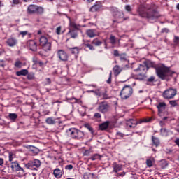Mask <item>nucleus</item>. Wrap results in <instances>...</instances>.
<instances>
[{"label":"nucleus","instance_id":"f257e3e1","mask_svg":"<svg viewBox=\"0 0 179 179\" xmlns=\"http://www.w3.org/2000/svg\"><path fill=\"white\" fill-rule=\"evenodd\" d=\"M136 12L140 17L148 20H156L161 16L155 3H142L137 7Z\"/></svg>","mask_w":179,"mask_h":179},{"label":"nucleus","instance_id":"f03ea898","mask_svg":"<svg viewBox=\"0 0 179 179\" xmlns=\"http://www.w3.org/2000/svg\"><path fill=\"white\" fill-rule=\"evenodd\" d=\"M155 72L157 76H158L161 80H167L170 76L173 78L174 75H176V72L171 71L170 67H167L163 64H157V66H155Z\"/></svg>","mask_w":179,"mask_h":179},{"label":"nucleus","instance_id":"7ed1b4c3","mask_svg":"<svg viewBox=\"0 0 179 179\" xmlns=\"http://www.w3.org/2000/svg\"><path fill=\"white\" fill-rule=\"evenodd\" d=\"M66 134L69 138H71L72 139L80 140L85 138V133L76 128L67 129Z\"/></svg>","mask_w":179,"mask_h":179},{"label":"nucleus","instance_id":"20e7f679","mask_svg":"<svg viewBox=\"0 0 179 179\" xmlns=\"http://www.w3.org/2000/svg\"><path fill=\"white\" fill-rule=\"evenodd\" d=\"M152 120V117H145L140 120L139 121L134 119H129L126 121V127L129 129L136 128V125H138V124H143V122H150Z\"/></svg>","mask_w":179,"mask_h":179},{"label":"nucleus","instance_id":"39448f33","mask_svg":"<svg viewBox=\"0 0 179 179\" xmlns=\"http://www.w3.org/2000/svg\"><path fill=\"white\" fill-rule=\"evenodd\" d=\"M132 93H134L132 87L130 85H125L120 92H118V96H120L122 100H127L132 96Z\"/></svg>","mask_w":179,"mask_h":179},{"label":"nucleus","instance_id":"423d86ee","mask_svg":"<svg viewBox=\"0 0 179 179\" xmlns=\"http://www.w3.org/2000/svg\"><path fill=\"white\" fill-rule=\"evenodd\" d=\"M39 44L43 51H51V41L45 36H42L39 38Z\"/></svg>","mask_w":179,"mask_h":179},{"label":"nucleus","instance_id":"0eeeda50","mask_svg":"<svg viewBox=\"0 0 179 179\" xmlns=\"http://www.w3.org/2000/svg\"><path fill=\"white\" fill-rule=\"evenodd\" d=\"M27 12L29 15H43L44 13V8L37 5L31 4L27 8Z\"/></svg>","mask_w":179,"mask_h":179},{"label":"nucleus","instance_id":"6e6552de","mask_svg":"<svg viewBox=\"0 0 179 179\" xmlns=\"http://www.w3.org/2000/svg\"><path fill=\"white\" fill-rule=\"evenodd\" d=\"M41 166V161L40 159H34L32 161H29L27 164H25L26 169H29V170H34L37 171L40 166Z\"/></svg>","mask_w":179,"mask_h":179},{"label":"nucleus","instance_id":"1a4fd4ad","mask_svg":"<svg viewBox=\"0 0 179 179\" xmlns=\"http://www.w3.org/2000/svg\"><path fill=\"white\" fill-rule=\"evenodd\" d=\"M177 95V90L174 88H169L162 93V97L166 100L174 99Z\"/></svg>","mask_w":179,"mask_h":179},{"label":"nucleus","instance_id":"9d476101","mask_svg":"<svg viewBox=\"0 0 179 179\" xmlns=\"http://www.w3.org/2000/svg\"><path fill=\"white\" fill-rule=\"evenodd\" d=\"M86 35L90 37V38H94V37H99L100 36V32L97 29H90L86 31Z\"/></svg>","mask_w":179,"mask_h":179},{"label":"nucleus","instance_id":"9b49d317","mask_svg":"<svg viewBox=\"0 0 179 179\" xmlns=\"http://www.w3.org/2000/svg\"><path fill=\"white\" fill-rule=\"evenodd\" d=\"M166 107H167V105L164 102H159L157 105V108L158 110V115L159 117L163 116L164 111H166Z\"/></svg>","mask_w":179,"mask_h":179},{"label":"nucleus","instance_id":"f8f14e48","mask_svg":"<svg viewBox=\"0 0 179 179\" xmlns=\"http://www.w3.org/2000/svg\"><path fill=\"white\" fill-rule=\"evenodd\" d=\"M11 169L13 171H20L22 174H24L25 173L24 169L20 166V164L17 162H12Z\"/></svg>","mask_w":179,"mask_h":179},{"label":"nucleus","instance_id":"ddd939ff","mask_svg":"<svg viewBox=\"0 0 179 179\" xmlns=\"http://www.w3.org/2000/svg\"><path fill=\"white\" fill-rule=\"evenodd\" d=\"M57 57L60 61H68V54H66V52L62 50L57 51Z\"/></svg>","mask_w":179,"mask_h":179},{"label":"nucleus","instance_id":"4468645a","mask_svg":"<svg viewBox=\"0 0 179 179\" xmlns=\"http://www.w3.org/2000/svg\"><path fill=\"white\" fill-rule=\"evenodd\" d=\"M27 45L33 52H36L37 51V42L34 40H29L27 41Z\"/></svg>","mask_w":179,"mask_h":179},{"label":"nucleus","instance_id":"2eb2a0df","mask_svg":"<svg viewBox=\"0 0 179 179\" xmlns=\"http://www.w3.org/2000/svg\"><path fill=\"white\" fill-rule=\"evenodd\" d=\"M114 57H119L120 61H127V53H120L117 50H113Z\"/></svg>","mask_w":179,"mask_h":179},{"label":"nucleus","instance_id":"dca6fc26","mask_svg":"<svg viewBox=\"0 0 179 179\" xmlns=\"http://www.w3.org/2000/svg\"><path fill=\"white\" fill-rule=\"evenodd\" d=\"M103 8V4L101 1H97L90 8V12H99Z\"/></svg>","mask_w":179,"mask_h":179},{"label":"nucleus","instance_id":"f3484780","mask_svg":"<svg viewBox=\"0 0 179 179\" xmlns=\"http://www.w3.org/2000/svg\"><path fill=\"white\" fill-rule=\"evenodd\" d=\"M6 44L8 47H15L17 44V39L15 37H10L7 39Z\"/></svg>","mask_w":179,"mask_h":179},{"label":"nucleus","instance_id":"a211bd4d","mask_svg":"<svg viewBox=\"0 0 179 179\" xmlns=\"http://www.w3.org/2000/svg\"><path fill=\"white\" fill-rule=\"evenodd\" d=\"M108 108H109L108 104H107V103L106 102H102L99 104V110L101 113H107V111H108Z\"/></svg>","mask_w":179,"mask_h":179},{"label":"nucleus","instance_id":"6ab92c4d","mask_svg":"<svg viewBox=\"0 0 179 179\" xmlns=\"http://www.w3.org/2000/svg\"><path fill=\"white\" fill-rule=\"evenodd\" d=\"M68 36H70L71 38H76L78 37V30L72 28H69Z\"/></svg>","mask_w":179,"mask_h":179},{"label":"nucleus","instance_id":"aec40b11","mask_svg":"<svg viewBox=\"0 0 179 179\" xmlns=\"http://www.w3.org/2000/svg\"><path fill=\"white\" fill-rule=\"evenodd\" d=\"M110 122L106 121L99 125V131H106L108 127H110Z\"/></svg>","mask_w":179,"mask_h":179},{"label":"nucleus","instance_id":"412c9836","mask_svg":"<svg viewBox=\"0 0 179 179\" xmlns=\"http://www.w3.org/2000/svg\"><path fill=\"white\" fill-rule=\"evenodd\" d=\"M58 120H59V118H55V117H48L45 120V122L48 125H54L55 124H57V122H58V121H57Z\"/></svg>","mask_w":179,"mask_h":179},{"label":"nucleus","instance_id":"4be33fe9","mask_svg":"<svg viewBox=\"0 0 179 179\" xmlns=\"http://www.w3.org/2000/svg\"><path fill=\"white\" fill-rule=\"evenodd\" d=\"M144 65L145 68H147V69H149V68H154L155 69H156V66H157V65H156L155 62L150 61L144 62Z\"/></svg>","mask_w":179,"mask_h":179},{"label":"nucleus","instance_id":"5701e85b","mask_svg":"<svg viewBox=\"0 0 179 179\" xmlns=\"http://www.w3.org/2000/svg\"><path fill=\"white\" fill-rule=\"evenodd\" d=\"M53 174L55 178H61L62 177V171L59 168H57L53 171Z\"/></svg>","mask_w":179,"mask_h":179},{"label":"nucleus","instance_id":"b1692460","mask_svg":"<svg viewBox=\"0 0 179 179\" xmlns=\"http://www.w3.org/2000/svg\"><path fill=\"white\" fill-rule=\"evenodd\" d=\"M122 71V69H121L120 66L116 65L113 67V72H114L115 76H118Z\"/></svg>","mask_w":179,"mask_h":179},{"label":"nucleus","instance_id":"393cba45","mask_svg":"<svg viewBox=\"0 0 179 179\" xmlns=\"http://www.w3.org/2000/svg\"><path fill=\"white\" fill-rule=\"evenodd\" d=\"M145 82L146 85H152V83H155V82H157L156 77L151 76L145 80Z\"/></svg>","mask_w":179,"mask_h":179},{"label":"nucleus","instance_id":"a878e982","mask_svg":"<svg viewBox=\"0 0 179 179\" xmlns=\"http://www.w3.org/2000/svg\"><path fill=\"white\" fill-rule=\"evenodd\" d=\"M170 134V130L166 128H161L160 129V135L161 136H167Z\"/></svg>","mask_w":179,"mask_h":179},{"label":"nucleus","instance_id":"bb28decb","mask_svg":"<svg viewBox=\"0 0 179 179\" xmlns=\"http://www.w3.org/2000/svg\"><path fill=\"white\" fill-rule=\"evenodd\" d=\"M29 73V71L27 69H22L21 71H17V76H26Z\"/></svg>","mask_w":179,"mask_h":179},{"label":"nucleus","instance_id":"cd10ccee","mask_svg":"<svg viewBox=\"0 0 179 179\" xmlns=\"http://www.w3.org/2000/svg\"><path fill=\"white\" fill-rule=\"evenodd\" d=\"M152 141L153 145L157 148V146H159V145H160V140L159 139V138H157L154 136H152Z\"/></svg>","mask_w":179,"mask_h":179},{"label":"nucleus","instance_id":"c85d7f7f","mask_svg":"<svg viewBox=\"0 0 179 179\" xmlns=\"http://www.w3.org/2000/svg\"><path fill=\"white\" fill-rule=\"evenodd\" d=\"M10 3L12 8H15V6H17V5H22V1L20 0H12Z\"/></svg>","mask_w":179,"mask_h":179},{"label":"nucleus","instance_id":"c756f323","mask_svg":"<svg viewBox=\"0 0 179 179\" xmlns=\"http://www.w3.org/2000/svg\"><path fill=\"white\" fill-rule=\"evenodd\" d=\"M92 44H93V45L99 47L101 45V44H103V42H101V41L99 40L98 38H95L92 41Z\"/></svg>","mask_w":179,"mask_h":179},{"label":"nucleus","instance_id":"7c9ffc66","mask_svg":"<svg viewBox=\"0 0 179 179\" xmlns=\"http://www.w3.org/2000/svg\"><path fill=\"white\" fill-rule=\"evenodd\" d=\"M69 51L71 52V54H79V48L74 47V48H70Z\"/></svg>","mask_w":179,"mask_h":179},{"label":"nucleus","instance_id":"2f4dec72","mask_svg":"<svg viewBox=\"0 0 179 179\" xmlns=\"http://www.w3.org/2000/svg\"><path fill=\"white\" fill-rule=\"evenodd\" d=\"M122 167L120 164H113V171H115V173H118V171H120Z\"/></svg>","mask_w":179,"mask_h":179},{"label":"nucleus","instance_id":"473e14b6","mask_svg":"<svg viewBox=\"0 0 179 179\" xmlns=\"http://www.w3.org/2000/svg\"><path fill=\"white\" fill-rule=\"evenodd\" d=\"M8 118H10V120H11V121H16V119L17 118V114L9 113Z\"/></svg>","mask_w":179,"mask_h":179},{"label":"nucleus","instance_id":"72a5a7b5","mask_svg":"<svg viewBox=\"0 0 179 179\" xmlns=\"http://www.w3.org/2000/svg\"><path fill=\"white\" fill-rule=\"evenodd\" d=\"M84 127L85 128H87V130L90 131V132H91L92 135H94V130H93V127H92V126H90V124H85L84 125Z\"/></svg>","mask_w":179,"mask_h":179},{"label":"nucleus","instance_id":"f704fd0d","mask_svg":"<svg viewBox=\"0 0 179 179\" xmlns=\"http://www.w3.org/2000/svg\"><path fill=\"white\" fill-rule=\"evenodd\" d=\"M101 159V155H99V154H94L91 157L90 159L91 160H99Z\"/></svg>","mask_w":179,"mask_h":179},{"label":"nucleus","instance_id":"c9c22d12","mask_svg":"<svg viewBox=\"0 0 179 179\" xmlns=\"http://www.w3.org/2000/svg\"><path fill=\"white\" fill-rule=\"evenodd\" d=\"M169 104L171 107H178V100H172L169 101Z\"/></svg>","mask_w":179,"mask_h":179},{"label":"nucleus","instance_id":"e433bc0d","mask_svg":"<svg viewBox=\"0 0 179 179\" xmlns=\"http://www.w3.org/2000/svg\"><path fill=\"white\" fill-rule=\"evenodd\" d=\"M145 68H146V66L140 64L137 69H134V72H138L139 71H145Z\"/></svg>","mask_w":179,"mask_h":179},{"label":"nucleus","instance_id":"4c0bfd02","mask_svg":"<svg viewBox=\"0 0 179 179\" xmlns=\"http://www.w3.org/2000/svg\"><path fill=\"white\" fill-rule=\"evenodd\" d=\"M69 29H73V30H76V29H78V25L73 22H70V26Z\"/></svg>","mask_w":179,"mask_h":179},{"label":"nucleus","instance_id":"58836bf2","mask_svg":"<svg viewBox=\"0 0 179 179\" xmlns=\"http://www.w3.org/2000/svg\"><path fill=\"white\" fill-rule=\"evenodd\" d=\"M113 92H115V96H118V92H121V90H120V87L118 85H115L113 87Z\"/></svg>","mask_w":179,"mask_h":179},{"label":"nucleus","instance_id":"ea45409f","mask_svg":"<svg viewBox=\"0 0 179 179\" xmlns=\"http://www.w3.org/2000/svg\"><path fill=\"white\" fill-rule=\"evenodd\" d=\"M124 9L128 13H131L132 12V7L130 5H126Z\"/></svg>","mask_w":179,"mask_h":179},{"label":"nucleus","instance_id":"a19ab883","mask_svg":"<svg viewBox=\"0 0 179 179\" xmlns=\"http://www.w3.org/2000/svg\"><path fill=\"white\" fill-rule=\"evenodd\" d=\"M146 164L148 167H152L153 166V160L149 159L146 160Z\"/></svg>","mask_w":179,"mask_h":179},{"label":"nucleus","instance_id":"79ce46f5","mask_svg":"<svg viewBox=\"0 0 179 179\" xmlns=\"http://www.w3.org/2000/svg\"><path fill=\"white\" fill-rule=\"evenodd\" d=\"M15 68H22V62L20 61H17L15 63Z\"/></svg>","mask_w":179,"mask_h":179},{"label":"nucleus","instance_id":"37998d69","mask_svg":"<svg viewBox=\"0 0 179 179\" xmlns=\"http://www.w3.org/2000/svg\"><path fill=\"white\" fill-rule=\"evenodd\" d=\"M9 162H13V158L15 157V154H13V152H9Z\"/></svg>","mask_w":179,"mask_h":179},{"label":"nucleus","instance_id":"c03bdc74","mask_svg":"<svg viewBox=\"0 0 179 179\" xmlns=\"http://www.w3.org/2000/svg\"><path fill=\"white\" fill-rule=\"evenodd\" d=\"M85 47H87V48L91 50V51H94V47H93V45L92 44H90V43H86Z\"/></svg>","mask_w":179,"mask_h":179},{"label":"nucleus","instance_id":"a18cd8bd","mask_svg":"<svg viewBox=\"0 0 179 179\" xmlns=\"http://www.w3.org/2000/svg\"><path fill=\"white\" fill-rule=\"evenodd\" d=\"M29 34V32L27 31H23L20 32V36H22V37H24V36H27Z\"/></svg>","mask_w":179,"mask_h":179},{"label":"nucleus","instance_id":"49530a36","mask_svg":"<svg viewBox=\"0 0 179 179\" xmlns=\"http://www.w3.org/2000/svg\"><path fill=\"white\" fill-rule=\"evenodd\" d=\"M167 166H169V164H167V162H162L161 167L162 169H166V167H167Z\"/></svg>","mask_w":179,"mask_h":179},{"label":"nucleus","instance_id":"de8ad7c7","mask_svg":"<svg viewBox=\"0 0 179 179\" xmlns=\"http://www.w3.org/2000/svg\"><path fill=\"white\" fill-rule=\"evenodd\" d=\"M145 78V76H143V74H138L137 76V79H138L139 80H143V79Z\"/></svg>","mask_w":179,"mask_h":179},{"label":"nucleus","instance_id":"09e8293b","mask_svg":"<svg viewBox=\"0 0 179 179\" xmlns=\"http://www.w3.org/2000/svg\"><path fill=\"white\" fill-rule=\"evenodd\" d=\"M173 43H175V44H179V36H174Z\"/></svg>","mask_w":179,"mask_h":179},{"label":"nucleus","instance_id":"8fccbe9b","mask_svg":"<svg viewBox=\"0 0 179 179\" xmlns=\"http://www.w3.org/2000/svg\"><path fill=\"white\" fill-rule=\"evenodd\" d=\"M161 33H170V29H169L168 28H163L162 30H161Z\"/></svg>","mask_w":179,"mask_h":179},{"label":"nucleus","instance_id":"3c124183","mask_svg":"<svg viewBox=\"0 0 179 179\" xmlns=\"http://www.w3.org/2000/svg\"><path fill=\"white\" fill-rule=\"evenodd\" d=\"M117 137V138H124V135L122 132L117 131L116 133Z\"/></svg>","mask_w":179,"mask_h":179},{"label":"nucleus","instance_id":"603ef678","mask_svg":"<svg viewBox=\"0 0 179 179\" xmlns=\"http://www.w3.org/2000/svg\"><path fill=\"white\" fill-rule=\"evenodd\" d=\"M66 170H72L73 169V165L69 164L65 166Z\"/></svg>","mask_w":179,"mask_h":179},{"label":"nucleus","instance_id":"864d4df0","mask_svg":"<svg viewBox=\"0 0 179 179\" xmlns=\"http://www.w3.org/2000/svg\"><path fill=\"white\" fill-rule=\"evenodd\" d=\"M87 93H96L97 96H100V93H99L97 91H94V90H87Z\"/></svg>","mask_w":179,"mask_h":179},{"label":"nucleus","instance_id":"5fc2aeb1","mask_svg":"<svg viewBox=\"0 0 179 179\" xmlns=\"http://www.w3.org/2000/svg\"><path fill=\"white\" fill-rule=\"evenodd\" d=\"M0 66H1V68H5V61L4 60H0Z\"/></svg>","mask_w":179,"mask_h":179},{"label":"nucleus","instance_id":"6e6d98bb","mask_svg":"<svg viewBox=\"0 0 179 179\" xmlns=\"http://www.w3.org/2000/svg\"><path fill=\"white\" fill-rule=\"evenodd\" d=\"M56 33H57V34H58V35L61 34V27H58L56 29Z\"/></svg>","mask_w":179,"mask_h":179},{"label":"nucleus","instance_id":"4d7b16f0","mask_svg":"<svg viewBox=\"0 0 179 179\" xmlns=\"http://www.w3.org/2000/svg\"><path fill=\"white\" fill-rule=\"evenodd\" d=\"M111 75H113V72L112 71L110 72L109 78L107 80V83H111Z\"/></svg>","mask_w":179,"mask_h":179},{"label":"nucleus","instance_id":"13d9d810","mask_svg":"<svg viewBox=\"0 0 179 179\" xmlns=\"http://www.w3.org/2000/svg\"><path fill=\"white\" fill-rule=\"evenodd\" d=\"M94 117L95 118H101V115L99 113H96Z\"/></svg>","mask_w":179,"mask_h":179},{"label":"nucleus","instance_id":"bf43d9fd","mask_svg":"<svg viewBox=\"0 0 179 179\" xmlns=\"http://www.w3.org/2000/svg\"><path fill=\"white\" fill-rule=\"evenodd\" d=\"M45 80H46V85H51V79L46 78Z\"/></svg>","mask_w":179,"mask_h":179},{"label":"nucleus","instance_id":"052dcab7","mask_svg":"<svg viewBox=\"0 0 179 179\" xmlns=\"http://www.w3.org/2000/svg\"><path fill=\"white\" fill-rule=\"evenodd\" d=\"M89 176H90V173H84V179H90V178H89Z\"/></svg>","mask_w":179,"mask_h":179},{"label":"nucleus","instance_id":"680f3d73","mask_svg":"<svg viewBox=\"0 0 179 179\" xmlns=\"http://www.w3.org/2000/svg\"><path fill=\"white\" fill-rule=\"evenodd\" d=\"M117 177H124L125 176V172H122V173H117Z\"/></svg>","mask_w":179,"mask_h":179},{"label":"nucleus","instance_id":"e2e57ef3","mask_svg":"<svg viewBox=\"0 0 179 179\" xmlns=\"http://www.w3.org/2000/svg\"><path fill=\"white\" fill-rule=\"evenodd\" d=\"M174 142H175L176 145L177 146H178V148H179V138H176V139L174 141Z\"/></svg>","mask_w":179,"mask_h":179},{"label":"nucleus","instance_id":"0e129e2a","mask_svg":"<svg viewBox=\"0 0 179 179\" xmlns=\"http://www.w3.org/2000/svg\"><path fill=\"white\" fill-rule=\"evenodd\" d=\"M3 164V159L0 158V166H2Z\"/></svg>","mask_w":179,"mask_h":179},{"label":"nucleus","instance_id":"69168bd1","mask_svg":"<svg viewBox=\"0 0 179 179\" xmlns=\"http://www.w3.org/2000/svg\"><path fill=\"white\" fill-rule=\"evenodd\" d=\"M159 125H160V127H163L164 125V122L160 121L159 122Z\"/></svg>","mask_w":179,"mask_h":179},{"label":"nucleus","instance_id":"338daca9","mask_svg":"<svg viewBox=\"0 0 179 179\" xmlns=\"http://www.w3.org/2000/svg\"><path fill=\"white\" fill-rule=\"evenodd\" d=\"M3 6H5V5L3 4V3L2 1H0V8H3Z\"/></svg>","mask_w":179,"mask_h":179},{"label":"nucleus","instance_id":"774afa93","mask_svg":"<svg viewBox=\"0 0 179 179\" xmlns=\"http://www.w3.org/2000/svg\"><path fill=\"white\" fill-rule=\"evenodd\" d=\"M33 62H34V64H37V58L34 57L33 59Z\"/></svg>","mask_w":179,"mask_h":179}]
</instances>
